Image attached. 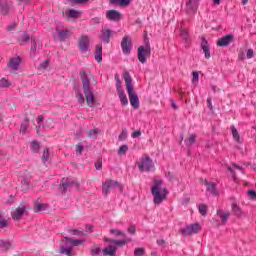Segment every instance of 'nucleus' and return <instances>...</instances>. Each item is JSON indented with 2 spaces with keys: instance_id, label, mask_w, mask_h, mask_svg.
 I'll return each instance as SVG.
<instances>
[{
  "instance_id": "49",
  "label": "nucleus",
  "mask_w": 256,
  "mask_h": 256,
  "mask_svg": "<svg viewBox=\"0 0 256 256\" xmlns=\"http://www.w3.org/2000/svg\"><path fill=\"white\" fill-rule=\"evenodd\" d=\"M0 247H2L3 249H11V242H7V241H0Z\"/></svg>"
},
{
  "instance_id": "26",
  "label": "nucleus",
  "mask_w": 256,
  "mask_h": 256,
  "mask_svg": "<svg viewBox=\"0 0 256 256\" xmlns=\"http://www.w3.org/2000/svg\"><path fill=\"white\" fill-rule=\"evenodd\" d=\"M127 243H131V238H127L126 240H114L113 246L116 247V250L118 247H125Z\"/></svg>"
},
{
  "instance_id": "34",
  "label": "nucleus",
  "mask_w": 256,
  "mask_h": 256,
  "mask_svg": "<svg viewBox=\"0 0 256 256\" xmlns=\"http://www.w3.org/2000/svg\"><path fill=\"white\" fill-rule=\"evenodd\" d=\"M180 35L186 43H187V41H189V30L188 29L181 28Z\"/></svg>"
},
{
  "instance_id": "16",
  "label": "nucleus",
  "mask_w": 256,
  "mask_h": 256,
  "mask_svg": "<svg viewBox=\"0 0 256 256\" xmlns=\"http://www.w3.org/2000/svg\"><path fill=\"white\" fill-rule=\"evenodd\" d=\"M78 47L80 51H87L89 49V36H81Z\"/></svg>"
},
{
  "instance_id": "46",
  "label": "nucleus",
  "mask_w": 256,
  "mask_h": 256,
  "mask_svg": "<svg viewBox=\"0 0 256 256\" xmlns=\"http://www.w3.org/2000/svg\"><path fill=\"white\" fill-rule=\"evenodd\" d=\"M5 227H9V219H0V229H5Z\"/></svg>"
},
{
  "instance_id": "10",
  "label": "nucleus",
  "mask_w": 256,
  "mask_h": 256,
  "mask_svg": "<svg viewBox=\"0 0 256 256\" xmlns=\"http://www.w3.org/2000/svg\"><path fill=\"white\" fill-rule=\"evenodd\" d=\"M84 95L86 97V103L88 107H94L95 106V94L93 93V89L88 88L86 90H83Z\"/></svg>"
},
{
  "instance_id": "29",
  "label": "nucleus",
  "mask_w": 256,
  "mask_h": 256,
  "mask_svg": "<svg viewBox=\"0 0 256 256\" xmlns=\"http://www.w3.org/2000/svg\"><path fill=\"white\" fill-rule=\"evenodd\" d=\"M232 131V137L236 143H241V136L239 135V131H237V128L235 126H231Z\"/></svg>"
},
{
  "instance_id": "18",
  "label": "nucleus",
  "mask_w": 256,
  "mask_h": 256,
  "mask_svg": "<svg viewBox=\"0 0 256 256\" xmlns=\"http://www.w3.org/2000/svg\"><path fill=\"white\" fill-rule=\"evenodd\" d=\"M231 209H232V213L236 215V217H242V215L244 214L243 209L241 208V206H239V204H237L236 201L232 202Z\"/></svg>"
},
{
  "instance_id": "48",
  "label": "nucleus",
  "mask_w": 256,
  "mask_h": 256,
  "mask_svg": "<svg viewBox=\"0 0 256 256\" xmlns=\"http://www.w3.org/2000/svg\"><path fill=\"white\" fill-rule=\"evenodd\" d=\"M88 137H90L91 139H97V128L89 130Z\"/></svg>"
},
{
  "instance_id": "3",
  "label": "nucleus",
  "mask_w": 256,
  "mask_h": 256,
  "mask_svg": "<svg viewBox=\"0 0 256 256\" xmlns=\"http://www.w3.org/2000/svg\"><path fill=\"white\" fill-rule=\"evenodd\" d=\"M139 171H153L155 169V164H153V160L148 155H143L138 162Z\"/></svg>"
},
{
  "instance_id": "8",
  "label": "nucleus",
  "mask_w": 256,
  "mask_h": 256,
  "mask_svg": "<svg viewBox=\"0 0 256 256\" xmlns=\"http://www.w3.org/2000/svg\"><path fill=\"white\" fill-rule=\"evenodd\" d=\"M114 187H119V182L115 180H106L102 185V193L107 197L109 195V191Z\"/></svg>"
},
{
  "instance_id": "51",
  "label": "nucleus",
  "mask_w": 256,
  "mask_h": 256,
  "mask_svg": "<svg viewBox=\"0 0 256 256\" xmlns=\"http://www.w3.org/2000/svg\"><path fill=\"white\" fill-rule=\"evenodd\" d=\"M192 75H193L192 83L194 85H197V83H199V73L198 72H193Z\"/></svg>"
},
{
  "instance_id": "43",
  "label": "nucleus",
  "mask_w": 256,
  "mask_h": 256,
  "mask_svg": "<svg viewBox=\"0 0 256 256\" xmlns=\"http://www.w3.org/2000/svg\"><path fill=\"white\" fill-rule=\"evenodd\" d=\"M116 80V89L117 91H123V86H121V79H119V75H115Z\"/></svg>"
},
{
  "instance_id": "63",
  "label": "nucleus",
  "mask_w": 256,
  "mask_h": 256,
  "mask_svg": "<svg viewBox=\"0 0 256 256\" xmlns=\"http://www.w3.org/2000/svg\"><path fill=\"white\" fill-rule=\"evenodd\" d=\"M104 241H105L106 243H110V245H113V242L115 241V239H111V238L105 237V238H104Z\"/></svg>"
},
{
  "instance_id": "35",
  "label": "nucleus",
  "mask_w": 256,
  "mask_h": 256,
  "mask_svg": "<svg viewBox=\"0 0 256 256\" xmlns=\"http://www.w3.org/2000/svg\"><path fill=\"white\" fill-rule=\"evenodd\" d=\"M10 10L11 7L8 4H0V13H2V15H7Z\"/></svg>"
},
{
  "instance_id": "50",
  "label": "nucleus",
  "mask_w": 256,
  "mask_h": 256,
  "mask_svg": "<svg viewBox=\"0 0 256 256\" xmlns=\"http://www.w3.org/2000/svg\"><path fill=\"white\" fill-rule=\"evenodd\" d=\"M11 85V82L5 78H2L0 80V87H9Z\"/></svg>"
},
{
  "instance_id": "37",
  "label": "nucleus",
  "mask_w": 256,
  "mask_h": 256,
  "mask_svg": "<svg viewBox=\"0 0 256 256\" xmlns=\"http://www.w3.org/2000/svg\"><path fill=\"white\" fill-rule=\"evenodd\" d=\"M61 253H64L67 256H73V248L65 246H61Z\"/></svg>"
},
{
  "instance_id": "27",
  "label": "nucleus",
  "mask_w": 256,
  "mask_h": 256,
  "mask_svg": "<svg viewBox=\"0 0 256 256\" xmlns=\"http://www.w3.org/2000/svg\"><path fill=\"white\" fill-rule=\"evenodd\" d=\"M111 33L112 31L110 29L103 30L101 34V39L104 41V43H109L111 39Z\"/></svg>"
},
{
  "instance_id": "28",
  "label": "nucleus",
  "mask_w": 256,
  "mask_h": 256,
  "mask_svg": "<svg viewBox=\"0 0 256 256\" xmlns=\"http://www.w3.org/2000/svg\"><path fill=\"white\" fill-rule=\"evenodd\" d=\"M19 63H21V60L19 58H13L8 63V66L10 67V69L16 70V69H19Z\"/></svg>"
},
{
  "instance_id": "54",
  "label": "nucleus",
  "mask_w": 256,
  "mask_h": 256,
  "mask_svg": "<svg viewBox=\"0 0 256 256\" xmlns=\"http://www.w3.org/2000/svg\"><path fill=\"white\" fill-rule=\"evenodd\" d=\"M246 57L247 59H253V57H255V52H253V49H248Z\"/></svg>"
},
{
  "instance_id": "14",
  "label": "nucleus",
  "mask_w": 256,
  "mask_h": 256,
  "mask_svg": "<svg viewBox=\"0 0 256 256\" xmlns=\"http://www.w3.org/2000/svg\"><path fill=\"white\" fill-rule=\"evenodd\" d=\"M233 43V35L228 34L217 41L218 47H227V45Z\"/></svg>"
},
{
  "instance_id": "39",
  "label": "nucleus",
  "mask_w": 256,
  "mask_h": 256,
  "mask_svg": "<svg viewBox=\"0 0 256 256\" xmlns=\"http://www.w3.org/2000/svg\"><path fill=\"white\" fill-rule=\"evenodd\" d=\"M110 233H112L113 235H116V237H126L127 236L125 234V232H123L121 230H117V229H111Z\"/></svg>"
},
{
  "instance_id": "22",
  "label": "nucleus",
  "mask_w": 256,
  "mask_h": 256,
  "mask_svg": "<svg viewBox=\"0 0 256 256\" xmlns=\"http://www.w3.org/2000/svg\"><path fill=\"white\" fill-rule=\"evenodd\" d=\"M65 241L70 243V245H73V247H79L85 243V240H79V239H72L69 237H64Z\"/></svg>"
},
{
  "instance_id": "31",
  "label": "nucleus",
  "mask_w": 256,
  "mask_h": 256,
  "mask_svg": "<svg viewBox=\"0 0 256 256\" xmlns=\"http://www.w3.org/2000/svg\"><path fill=\"white\" fill-rule=\"evenodd\" d=\"M197 139V135L195 134H190L189 137L185 140V144L187 147H190V145H193Z\"/></svg>"
},
{
  "instance_id": "32",
  "label": "nucleus",
  "mask_w": 256,
  "mask_h": 256,
  "mask_svg": "<svg viewBox=\"0 0 256 256\" xmlns=\"http://www.w3.org/2000/svg\"><path fill=\"white\" fill-rule=\"evenodd\" d=\"M47 209V204H41V203H36L34 206V213H39L40 211H45Z\"/></svg>"
},
{
  "instance_id": "42",
  "label": "nucleus",
  "mask_w": 256,
  "mask_h": 256,
  "mask_svg": "<svg viewBox=\"0 0 256 256\" xmlns=\"http://www.w3.org/2000/svg\"><path fill=\"white\" fill-rule=\"evenodd\" d=\"M58 35H59V39H61V40L67 39V37L69 36V31L61 30L58 32Z\"/></svg>"
},
{
  "instance_id": "17",
  "label": "nucleus",
  "mask_w": 256,
  "mask_h": 256,
  "mask_svg": "<svg viewBox=\"0 0 256 256\" xmlns=\"http://www.w3.org/2000/svg\"><path fill=\"white\" fill-rule=\"evenodd\" d=\"M102 253L105 256H115L117 253V247H115L113 244H110L102 250Z\"/></svg>"
},
{
  "instance_id": "1",
  "label": "nucleus",
  "mask_w": 256,
  "mask_h": 256,
  "mask_svg": "<svg viewBox=\"0 0 256 256\" xmlns=\"http://www.w3.org/2000/svg\"><path fill=\"white\" fill-rule=\"evenodd\" d=\"M124 81L133 109H139V96H137V93H135V90L133 89V78H131L129 72H124Z\"/></svg>"
},
{
  "instance_id": "7",
  "label": "nucleus",
  "mask_w": 256,
  "mask_h": 256,
  "mask_svg": "<svg viewBox=\"0 0 256 256\" xmlns=\"http://www.w3.org/2000/svg\"><path fill=\"white\" fill-rule=\"evenodd\" d=\"M80 77L82 79L83 90L91 89V80L93 79V74H91V72L81 71Z\"/></svg>"
},
{
  "instance_id": "62",
  "label": "nucleus",
  "mask_w": 256,
  "mask_h": 256,
  "mask_svg": "<svg viewBox=\"0 0 256 256\" xmlns=\"http://www.w3.org/2000/svg\"><path fill=\"white\" fill-rule=\"evenodd\" d=\"M9 31H15V29H17V24H12V25H10V26H8V28H7Z\"/></svg>"
},
{
  "instance_id": "53",
  "label": "nucleus",
  "mask_w": 256,
  "mask_h": 256,
  "mask_svg": "<svg viewBox=\"0 0 256 256\" xmlns=\"http://www.w3.org/2000/svg\"><path fill=\"white\" fill-rule=\"evenodd\" d=\"M127 231L128 233H130V235H135L137 228L135 227V225H131L130 227H128Z\"/></svg>"
},
{
  "instance_id": "11",
  "label": "nucleus",
  "mask_w": 256,
  "mask_h": 256,
  "mask_svg": "<svg viewBox=\"0 0 256 256\" xmlns=\"http://www.w3.org/2000/svg\"><path fill=\"white\" fill-rule=\"evenodd\" d=\"M106 17L109 19V21H121L123 19V14L117 10H108L106 12Z\"/></svg>"
},
{
  "instance_id": "30",
  "label": "nucleus",
  "mask_w": 256,
  "mask_h": 256,
  "mask_svg": "<svg viewBox=\"0 0 256 256\" xmlns=\"http://www.w3.org/2000/svg\"><path fill=\"white\" fill-rule=\"evenodd\" d=\"M131 1L133 0H110V3L112 4L118 3L120 7H129V5L131 4Z\"/></svg>"
},
{
  "instance_id": "45",
  "label": "nucleus",
  "mask_w": 256,
  "mask_h": 256,
  "mask_svg": "<svg viewBox=\"0 0 256 256\" xmlns=\"http://www.w3.org/2000/svg\"><path fill=\"white\" fill-rule=\"evenodd\" d=\"M127 151H129V147L127 145H122L118 150V155H125Z\"/></svg>"
},
{
  "instance_id": "4",
  "label": "nucleus",
  "mask_w": 256,
  "mask_h": 256,
  "mask_svg": "<svg viewBox=\"0 0 256 256\" xmlns=\"http://www.w3.org/2000/svg\"><path fill=\"white\" fill-rule=\"evenodd\" d=\"M151 57V44L147 42L145 46H140L138 48V61L140 63H147V59Z\"/></svg>"
},
{
  "instance_id": "40",
  "label": "nucleus",
  "mask_w": 256,
  "mask_h": 256,
  "mask_svg": "<svg viewBox=\"0 0 256 256\" xmlns=\"http://www.w3.org/2000/svg\"><path fill=\"white\" fill-rule=\"evenodd\" d=\"M198 211H199L200 214L203 215V217H205V215H207V205H205V204H200V205L198 206Z\"/></svg>"
},
{
  "instance_id": "23",
  "label": "nucleus",
  "mask_w": 256,
  "mask_h": 256,
  "mask_svg": "<svg viewBox=\"0 0 256 256\" xmlns=\"http://www.w3.org/2000/svg\"><path fill=\"white\" fill-rule=\"evenodd\" d=\"M67 17H70L71 19H79L81 17V11L71 9L66 12Z\"/></svg>"
},
{
  "instance_id": "52",
  "label": "nucleus",
  "mask_w": 256,
  "mask_h": 256,
  "mask_svg": "<svg viewBox=\"0 0 256 256\" xmlns=\"http://www.w3.org/2000/svg\"><path fill=\"white\" fill-rule=\"evenodd\" d=\"M77 99H78V103H80L81 105L85 104V97H83V94L79 93L76 95Z\"/></svg>"
},
{
  "instance_id": "60",
  "label": "nucleus",
  "mask_w": 256,
  "mask_h": 256,
  "mask_svg": "<svg viewBox=\"0 0 256 256\" xmlns=\"http://www.w3.org/2000/svg\"><path fill=\"white\" fill-rule=\"evenodd\" d=\"M101 167H103V163L101 162V160H98L96 163H95V168L97 170L101 169Z\"/></svg>"
},
{
  "instance_id": "58",
  "label": "nucleus",
  "mask_w": 256,
  "mask_h": 256,
  "mask_svg": "<svg viewBox=\"0 0 256 256\" xmlns=\"http://www.w3.org/2000/svg\"><path fill=\"white\" fill-rule=\"evenodd\" d=\"M248 195L251 199H256V192L255 190H248Z\"/></svg>"
},
{
  "instance_id": "2",
  "label": "nucleus",
  "mask_w": 256,
  "mask_h": 256,
  "mask_svg": "<svg viewBox=\"0 0 256 256\" xmlns=\"http://www.w3.org/2000/svg\"><path fill=\"white\" fill-rule=\"evenodd\" d=\"M163 180H155L151 188V193L154 197L155 205H161L167 197V188H163Z\"/></svg>"
},
{
  "instance_id": "15",
  "label": "nucleus",
  "mask_w": 256,
  "mask_h": 256,
  "mask_svg": "<svg viewBox=\"0 0 256 256\" xmlns=\"http://www.w3.org/2000/svg\"><path fill=\"white\" fill-rule=\"evenodd\" d=\"M204 185L206 186V191L211 193V195H219V190H217V185L214 182L204 180Z\"/></svg>"
},
{
  "instance_id": "20",
  "label": "nucleus",
  "mask_w": 256,
  "mask_h": 256,
  "mask_svg": "<svg viewBox=\"0 0 256 256\" xmlns=\"http://www.w3.org/2000/svg\"><path fill=\"white\" fill-rule=\"evenodd\" d=\"M202 49L205 54V58L210 59L211 52L209 51V43L207 42V40L205 38H202Z\"/></svg>"
},
{
  "instance_id": "33",
  "label": "nucleus",
  "mask_w": 256,
  "mask_h": 256,
  "mask_svg": "<svg viewBox=\"0 0 256 256\" xmlns=\"http://www.w3.org/2000/svg\"><path fill=\"white\" fill-rule=\"evenodd\" d=\"M49 157H51V154L49 153V148H44V151L42 154L43 163H49Z\"/></svg>"
},
{
  "instance_id": "59",
  "label": "nucleus",
  "mask_w": 256,
  "mask_h": 256,
  "mask_svg": "<svg viewBox=\"0 0 256 256\" xmlns=\"http://www.w3.org/2000/svg\"><path fill=\"white\" fill-rule=\"evenodd\" d=\"M207 105L210 111H213V102L211 101V98L207 99Z\"/></svg>"
},
{
  "instance_id": "19",
  "label": "nucleus",
  "mask_w": 256,
  "mask_h": 256,
  "mask_svg": "<svg viewBox=\"0 0 256 256\" xmlns=\"http://www.w3.org/2000/svg\"><path fill=\"white\" fill-rule=\"evenodd\" d=\"M94 57L98 63L103 61V46L101 44L96 45Z\"/></svg>"
},
{
  "instance_id": "12",
  "label": "nucleus",
  "mask_w": 256,
  "mask_h": 256,
  "mask_svg": "<svg viewBox=\"0 0 256 256\" xmlns=\"http://www.w3.org/2000/svg\"><path fill=\"white\" fill-rule=\"evenodd\" d=\"M69 187H75V189L79 190V182H71L69 179L63 178L60 184V190L67 191Z\"/></svg>"
},
{
  "instance_id": "44",
  "label": "nucleus",
  "mask_w": 256,
  "mask_h": 256,
  "mask_svg": "<svg viewBox=\"0 0 256 256\" xmlns=\"http://www.w3.org/2000/svg\"><path fill=\"white\" fill-rule=\"evenodd\" d=\"M127 128H123L121 134L119 135V141H125L127 139Z\"/></svg>"
},
{
  "instance_id": "13",
  "label": "nucleus",
  "mask_w": 256,
  "mask_h": 256,
  "mask_svg": "<svg viewBox=\"0 0 256 256\" xmlns=\"http://www.w3.org/2000/svg\"><path fill=\"white\" fill-rule=\"evenodd\" d=\"M197 9H199V0H188L186 3L187 13H196Z\"/></svg>"
},
{
  "instance_id": "6",
  "label": "nucleus",
  "mask_w": 256,
  "mask_h": 256,
  "mask_svg": "<svg viewBox=\"0 0 256 256\" xmlns=\"http://www.w3.org/2000/svg\"><path fill=\"white\" fill-rule=\"evenodd\" d=\"M199 231H201V226L199 223H195L187 226L185 229L180 230V233L181 235L187 237L189 235H195L196 233H199Z\"/></svg>"
},
{
  "instance_id": "25",
  "label": "nucleus",
  "mask_w": 256,
  "mask_h": 256,
  "mask_svg": "<svg viewBox=\"0 0 256 256\" xmlns=\"http://www.w3.org/2000/svg\"><path fill=\"white\" fill-rule=\"evenodd\" d=\"M118 96H119V99H120L122 105H124V106L129 105V100L127 99V94H125L124 90L118 91Z\"/></svg>"
},
{
  "instance_id": "38",
  "label": "nucleus",
  "mask_w": 256,
  "mask_h": 256,
  "mask_svg": "<svg viewBox=\"0 0 256 256\" xmlns=\"http://www.w3.org/2000/svg\"><path fill=\"white\" fill-rule=\"evenodd\" d=\"M39 148H40L39 142H37V141H32L31 142L30 149H31V151H33V153H38Z\"/></svg>"
},
{
  "instance_id": "36",
  "label": "nucleus",
  "mask_w": 256,
  "mask_h": 256,
  "mask_svg": "<svg viewBox=\"0 0 256 256\" xmlns=\"http://www.w3.org/2000/svg\"><path fill=\"white\" fill-rule=\"evenodd\" d=\"M92 255H99L101 253V245L93 244L91 249Z\"/></svg>"
},
{
  "instance_id": "21",
  "label": "nucleus",
  "mask_w": 256,
  "mask_h": 256,
  "mask_svg": "<svg viewBox=\"0 0 256 256\" xmlns=\"http://www.w3.org/2000/svg\"><path fill=\"white\" fill-rule=\"evenodd\" d=\"M41 47H43V43L39 39H33V45L31 46V52L36 53V51H40Z\"/></svg>"
},
{
  "instance_id": "57",
  "label": "nucleus",
  "mask_w": 256,
  "mask_h": 256,
  "mask_svg": "<svg viewBox=\"0 0 256 256\" xmlns=\"http://www.w3.org/2000/svg\"><path fill=\"white\" fill-rule=\"evenodd\" d=\"M131 137H133V139H137V137H141V131H139V130L134 131L132 133Z\"/></svg>"
},
{
  "instance_id": "9",
  "label": "nucleus",
  "mask_w": 256,
  "mask_h": 256,
  "mask_svg": "<svg viewBox=\"0 0 256 256\" xmlns=\"http://www.w3.org/2000/svg\"><path fill=\"white\" fill-rule=\"evenodd\" d=\"M26 207L23 204H20L18 208H15L14 210H12L11 215H12V219L14 221H19L21 220V217H23L25 211H26Z\"/></svg>"
},
{
  "instance_id": "24",
  "label": "nucleus",
  "mask_w": 256,
  "mask_h": 256,
  "mask_svg": "<svg viewBox=\"0 0 256 256\" xmlns=\"http://www.w3.org/2000/svg\"><path fill=\"white\" fill-rule=\"evenodd\" d=\"M217 215L222 220L223 225H225V223H227V220L229 219V217H231V213L224 212V211H221V210L217 211Z\"/></svg>"
},
{
  "instance_id": "64",
  "label": "nucleus",
  "mask_w": 256,
  "mask_h": 256,
  "mask_svg": "<svg viewBox=\"0 0 256 256\" xmlns=\"http://www.w3.org/2000/svg\"><path fill=\"white\" fill-rule=\"evenodd\" d=\"M157 245H160L161 247H163V245H165V239H158Z\"/></svg>"
},
{
  "instance_id": "56",
  "label": "nucleus",
  "mask_w": 256,
  "mask_h": 256,
  "mask_svg": "<svg viewBox=\"0 0 256 256\" xmlns=\"http://www.w3.org/2000/svg\"><path fill=\"white\" fill-rule=\"evenodd\" d=\"M76 153H78V155H83V146L76 145Z\"/></svg>"
},
{
  "instance_id": "5",
  "label": "nucleus",
  "mask_w": 256,
  "mask_h": 256,
  "mask_svg": "<svg viewBox=\"0 0 256 256\" xmlns=\"http://www.w3.org/2000/svg\"><path fill=\"white\" fill-rule=\"evenodd\" d=\"M121 48H122V53H124V55L131 54V49H133V42L131 40V37L124 36L122 38Z\"/></svg>"
},
{
  "instance_id": "55",
  "label": "nucleus",
  "mask_w": 256,
  "mask_h": 256,
  "mask_svg": "<svg viewBox=\"0 0 256 256\" xmlns=\"http://www.w3.org/2000/svg\"><path fill=\"white\" fill-rule=\"evenodd\" d=\"M27 127H29V122L22 124L20 128L21 133H25V131H27Z\"/></svg>"
},
{
  "instance_id": "61",
  "label": "nucleus",
  "mask_w": 256,
  "mask_h": 256,
  "mask_svg": "<svg viewBox=\"0 0 256 256\" xmlns=\"http://www.w3.org/2000/svg\"><path fill=\"white\" fill-rule=\"evenodd\" d=\"M22 41L23 43H25L26 41H29V35H27V33H23V36H22Z\"/></svg>"
},
{
  "instance_id": "41",
  "label": "nucleus",
  "mask_w": 256,
  "mask_h": 256,
  "mask_svg": "<svg viewBox=\"0 0 256 256\" xmlns=\"http://www.w3.org/2000/svg\"><path fill=\"white\" fill-rule=\"evenodd\" d=\"M71 235H75L77 237H85V232L83 230H71L70 231Z\"/></svg>"
},
{
  "instance_id": "47",
  "label": "nucleus",
  "mask_w": 256,
  "mask_h": 256,
  "mask_svg": "<svg viewBox=\"0 0 256 256\" xmlns=\"http://www.w3.org/2000/svg\"><path fill=\"white\" fill-rule=\"evenodd\" d=\"M134 255L135 256H143V255H145V248H136L134 250Z\"/></svg>"
}]
</instances>
